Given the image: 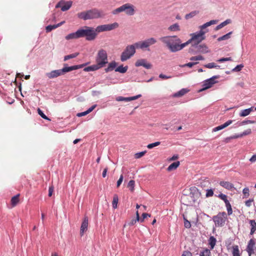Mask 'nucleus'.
Masks as SVG:
<instances>
[{"mask_svg": "<svg viewBox=\"0 0 256 256\" xmlns=\"http://www.w3.org/2000/svg\"><path fill=\"white\" fill-rule=\"evenodd\" d=\"M160 40L172 52H175L180 50L186 46V43H181V40L176 36H165L162 37Z\"/></svg>", "mask_w": 256, "mask_h": 256, "instance_id": "nucleus-1", "label": "nucleus"}, {"mask_svg": "<svg viewBox=\"0 0 256 256\" xmlns=\"http://www.w3.org/2000/svg\"><path fill=\"white\" fill-rule=\"evenodd\" d=\"M104 16L102 12L97 8H93L78 14V18L84 20L98 18Z\"/></svg>", "mask_w": 256, "mask_h": 256, "instance_id": "nucleus-2", "label": "nucleus"}, {"mask_svg": "<svg viewBox=\"0 0 256 256\" xmlns=\"http://www.w3.org/2000/svg\"><path fill=\"white\" fill-rule=\"evenodd\" d=\"M84 65L85 64H80L68 67H64L62 69L52 70L50 72L46 73V75L49 78H54L70 71L81 68H83Z\"/></svg>", "mask_w": 256, "mask_h": 256, "instance_id": "nucleus-3", "label": "nucleus"}, {"mask_svg": "<svg viewBox=\"0 0 256 256\" xmlns=\"http://www.w3.org/2000/svg\"><path fill=\"white\" fill-rule=\"evenodd\" d=\"M78 32L80 38L86 37L88 40H94L97 36L96 30L92 27L86 26L82 28L78 29Z\"/></svg>", "mask_w": 256, "mask_h": 256, "instance_id": "nucleus-4", "label": "nucleus"}, {"mask_svg": "<svg viewBox=\"0 0 256 256\" xmlns=\"http://www.w3.org/2000/svg\"><path fill=\"white\" fill-rule=\"evenodd\" d=\"M200 193L198 189L194 188L190 192L188 195L184 196V200L185 202V204L187 206H193L195 204H198Z\"/></svg>", "mask_w": 256, "mask_h": 256, "instance_id": "nucleus-5", "label": "nucleus"}, {"mask_svg": "<svg viewBox=\"0 0 256 256\" xmlns=\"http://www.w3.org/2000/svg\"><path fill=\"white\" fill-rule=\"evenodd\" d=\"M206 32L200 30L198 32L192 33L190 34L191 38L185 43L186 46L191 44L192 46H197L200 42L205 39Z\"/></svg>", "mask_w": 256, "mask_h": 256, "instance_id": "nucleus-6", "label": "nucleus"}, {"mask_svg": "<svg viewBox=\"0 0 256 256\" xmlns=\"http://www.w3.org/2000/svg\"><path fill=\"white\" fill-rule=\"evenodd\" d=\"M96 62L100 68L108 63V54L106 50L101 48L98 50L96 56Z\"/></svg>", "mask_w": 256, "mask_h": 256, "instance_id": "nucleus-7", "label": "nucleus"}, {"mask_svg": "<svg viewBox=\"0 0 256 256\" xmlns=\"http://www.w3.org/2000/svg\"><path fill=\"white\" fill-rule=\"evenodd\" d=\"M122 12H124L127 15L132 16L135 12L134 6L129 3L125 4L120 7L112 11V14H116Z\"/></svg>", "mask_w": 256, "mask_h": 256, "instance_id": "nucleus-8", "label": "nucleus"}, {"mask_svg": "<svg viewBox=\"0 0 256 256\" xmlns=\"http://www.w3.org/2000/svg\"><path fill=\"white\" fill-rule=\"evenodd\" d=\"M136 48L135 46V44H134L128 46L121 54L120 60L122 62H124L129 59L135 54Z\"/></svg>", "mask_w": 256, "mask_h": 256, "instance_id": "nucleus-9", "label": "nucleus"}, {"mask_svg": "<svg viewBox=\"0 0 256 256\" xmlns=\"http://www.w3.org/2000/svg\"><path fill=\"white\" fill-rule=\"evenodd\" d=\"M227 218L226 214L225 212H219L216 216L212 218V220L216 226H222Z\"/></svg>", "mask_w": 256, "mask_h": 256, "instance_id": "nucleus-10", "label": "nucleus"}, {"mask_svg": "<svg viewBox=\"0 0 256 256\" xmlns=\"http://www.w3.org/2000/svg\"><path fill=\"white\" fill-rule=\"evenodd\" d=\"M156 40L154 38H150L135 43V46L138 48H147L150 46L156 44Z\"/></svg>", "mask_w": 256, "mask_h": 256, "instance_id": "nucleus-11", "label": "nucleus"}, {"mask_svg": "<svg viewBox=\"0 0 256 256\" xmlns=\"http://www.w3.org/2000/svg\"><path fill=\"white\" fill-rule=\"evenodd\" d=\"M118 24L116 22L112 24L100 25L95 28L96 32L99 33L103 32L110 31L118 28Z\"/></svg>", "mask_w": 256, "mask_h": 256, "instance_id": "nucleus-12", "label": "nucleus"}, {"mask_svg": "<svg viewBox=\"0 0 256 256\" xmlns=\"http://www.w3.org/2000/svg\"><path fill=\"white\" fill-rule=\"evenodd\" d=\"M219 76H215L205 80L203 84L204 88L201 90V91L210 88L214 84L216 83L217 82L216 81H215L214 80L219 78Z\"/></svg>", "mask_w": 256, "mask_h": 256, "instance_id": "nucleus-13", "label": "nucleus"}, {"mask_svg": "<svg viewBox=\"0 0 256 256\" xmlns=\"http://www.w3.org/2000/svg\"><path fill=\"white\" fill-rule=\"evenodd\" d=\"M256 250V242L254 239L251 238L248 242L246 250L248 253V256H251L254 254Z\"/></svg>", "mask_w": 256, "mask_h": 256, "instance_id": "nucleus-14", "label": "nucleus"}, {"mask_svg": "<svg viewBox=\"0 0 256 256\" xmlns=\"http://www.w3.org/2000/svg\"><path fill=\"white\" fill-rule=\"evenodd\" d=\"M72 6V2L71 1L65 2L64 0H61L57 4L56 8H60L62 11L64 12L69 10Z\"/></svg>", "mask_w": 256, "mask_h": 256, "instance_id": "nucleus-15", "label": "nucleus"}, {"mask_svg": "<svg viewBox=\"0 0 256 256\" xmlns=\"http://www.w3.org/2000/svg\"><path fill=\"white\" fill-rule=\"evenodd\" d=\"M88 217L87 216H84L80 228V234L81 236H82L84 235V232L88 230Z\"/></svg>", "mask_w": 256, "mask_h": 256, "instance_id": "nucleus-16", "label": "nucleus"}, {"mask_svg": "<svg viewBox=\"0 0 256 256\" xmlns=\"http://www.w3.org/2000/svg\"><path fill=\"white\" fill-rule=\"evenodd\" d=\"M135 66H142L147 69H150L152 68V64L147 62L146 60L144 59L138 60L135 64Z\"/></svg>", "mask_w": 256, "mask_h": 256, "instance_id": "nucleus-17", "label": "nucleus"}, {"mask_svg": "<svg viewBox=\"0 0 256 256\" xmlns=\"http://www.w3.org/2000/svg\"><path fill=\"white\" fill-rule=\"evenodd\" d=\"M220 184L223 188L228 190H232L234 188V184L229 182L221 181L220 182Z\"/></svg>", "mask_w": 256, "mask_h": 256, "instance_id": "nucleus-18", "label": "nucleus"}, {"mask_svg": "<svg viewBox=\"0 0 256 256\" xmlns=\"http://www.w3.org/2000/svg\"><path fill=\"white\" fill-rule=\"evenodd\" d=\"M79 34L78 30L76 32H75L70 33L67 36H66L65 38L66 40H74V39H78L79 38Z\"/></svg>", "mask_w": 256, "mask_h": 256, "instance_id": "nucleus-19", "label": "nucleus"}, {"mask_svg": "<svg viewBox=\"0 0 256 256\" xmlns=\"http://www.w3.org/2000/svg\"><path fill=\"white\" fill-rule=\"evenodd\" d=\"M64 23V21L62 22L57 24L49 25L46 26V32H50L52 30L61 26Z\"/></svg>", "mask_w": 256, "mask_h": 256, "instance_id": "nucleus-20", "label": "nucleus"}, {"mask_svg": "<svg viewBox=\"0 0 256 256\" xmlns=\"http://www.w3.org/2000/svg\"><path fill=\"white\" fill-rule=\"evenodd\" d=\"M100 68L96 64L85 68L84 70L85 72L94 71Z\"/></svg>", "mask_w": 256, "mask_h": 256, "instance_id": "nucleus-21", "label": "nucleus"}, {"mask_svg": "<svg viewBox=\"0 0 256 256\" xmlns=\"http://www.w3.org/2000/svg\"><path fill=\"white\" fill-rule=\"evenodd\" d=\"M232 256H240L239 247L238 245L232 246Z\"/></svg>", "mask_w": 256, "mask_h": 256, "instance_id": "nucleus-22", "label": "nucleus"}, {"mask_svg": "<svg viewBox=\"0 0 256 256\" xmlns=\"http://www.w3.org/2000/svg\"><path fill=\"white\" fill-rule=\"evenodd\" d=\"M253 107H251L249 108L242 110L239 114L240 116L244 117L248 116L253 110Z\"/></svg>", "mask_w": 256, "mask_h": 256, "instance_id": "nucleus-23", "label": "nucleus"}, {"mask_svg": "<svg viewBox=\"0 0 256 256\" xmlns=\"http://www.w3.org/2000/svg\"><path fill=\"white\" fill-rule=\"evenodd\" d=\"M249 223L251 226L250 234L252 235L256 231V222L254 220H250Z\"/></svg>", "mask_w": 256, "mask_h": 256, "instance_id": "nucleus-24", "label": "nucleus"}, {"mask_svg": "<svg viewBox=\"0 0 256 256\" xmlns=\"http://www.w3.org/2000/svg\"><path fill=\"white\" fill-rule=\"evenodd\" d=\"M208 244L210 246V250H212L216 246V240L214 236H210L208 240Z\"/></svg>", "mask_w": 256, "mask_h": 256, "instance_id": "nucleus-25", "label": "nucleus"}, {"mask_svg": "<svg viewBox=\"0 0 256 256\" xmlns=\"http://www.w3.org/2000/svg\"><path fill=\"white\" fill-rule=\"evenodd\" d=\"M188 92V90L186 88H182L180 91L174 94V97H180L184 95Z\"/></svg>", "mask_w": 256, "mask_h": 256, "instance_id": "nucleus-26", "label": "nucleus"}, {"mask_svg": "<svg viewBox=\"0 0 256 256\" xmlns=\"http://www.w3.org/2000/svg\"><path fill=\"white\" fill-rule=\"evenodd\" d=\"M217 22H218V21L216 20H211L210 22H207L205 23L204 24H202V26H200V30H203L204 29L206 28H207L211 25L214 24H216Z\"/></svg>", "mask_w": 256, "mask_h": 256, "instance_id": "nucleus-27", "label": "nucleus"}, {"mask_svg": "<svg viewBox=\"0 0 256 256\" xmlns=\"http://www.w3.org/2000/svg\"><path fill=\"white\" fill-rule=\"evenodd\" d=\"M180 162L179 161L174 162L170 164L167 168V170L168 172H170L172 170H176L180 166Z\"/></svg>", "mask_w": 256, "mask_h": 256, "instance_id": "nucleus-28", "label": "nucleus"}, {"mask_svg": "<svg viewBox=\"0 0 256 256\" xmlns=\"http://www.w3.org/2000/svg\"><path fill=\"white\" fill-rule=\"evenodd\" d=\"M19 196L20 194H18L12 198L10 202L12 207L16 206V205L19 202Z\"/></svg>", "mask_w": 256, "mask_h": 256, "instance_id": "nucleus-29", "label": "nucleus"}, {"mask_svg": "<svg viewBox=\"0 0 256 256\" xmlns=\"http://www.w3.org/2000/svg\"><path fill=\"white\" fill-rule=\"evenodd\" d=\"M197 48V50L199 52H202V53H206L208 52V48L205 44H202V45H198L196 46Z\"/></svg>", "mask_w": 256, "mask_h": 256, "instance_id": "nucleus-30", "label": "nucleus"}, {"mask_svg": "<svg viewBox=\"0 0 256 256\" xmlns=\"http://www.w3.org/2000/svg\"><path fill=\"white\" fill-rule=\"evenodd\" d=\"M128 69V66H120L116 68L115 71L124 74V73H125L127 71Z\"/></svg>", "mask_w": 256, "mask_h": 256, "instance_id": "nucleus-31", "label": "nucleus"}, {"mask_svg": "<svg viewBox=\"0 0 256 256\" xmlns=\"http://www.w3.org/2000/svg\"><path fill=\"white\" fill-rule=\"evenodd\" d=\"M200 256H212L210 250L208 248H205L200 252Z\"/></svg>", "mask_w": 256, "mask_h": 256, "instance_id": "nucleus-32", "label": "nucleus"}, {"mask_svg": "<svg viewBox=\"0 0 256 256\" xmlns=\"http://www.w3.org/2000/svg\"><path fill=\"white\" fill-rule=\"evenodd\" d=\"M168 30L172 32H176L180 30V26L178 24H174L171 25L168 28Z\"/></svg>", "mask_w": 256, "mask_h": 256, "instance_id": "nucleus-33", "label": "nucleus"}, {"mask_svg": "<svg viewBox=\"0 0 256 256\" xmlns=\"http://www.w3.org/2000/svg\"><path fill=\"white\" fill-rule=\"evenodd\" d=\"M232 32H229L228 33L222 36L219 37L218 38V42H220V41L229 39L230 38V36H231Z\"/></svg>", "mask_w": 256, "mask_h": 256, "instance_id": "nucleus-34", "label": "nucleus"}, {"mask_svg": "<svg viewBox=\"0 0 256 256\" xmlns=\"http://www.w3.org/2000/svg\"><path fill=\"white\" fill-rule=\"evenodd\" d=\"M141 96H142L141 94H138V95H136V96H131V97H128V98H124V101L130 102V101H131V100H136L140 98Z\"/></svg>", "mask_w": 256, "mask_h": 256, "instance_id": "nucleus-35", "label": "nucleus"}, {"mask_svg": "<svg viewBox=\"0 0 256 256\" xmlns=\"http://www.w3.org/2000/svg\"><path fill=\"white\" fill-rule=\"evenodd\" d=\"M78 54H79L78 52H76V53H74V54H69V55L66 56L64 57V61H66L68 60L75 58L78 55Z\"/></svg>", "mask_w": 256, "mask_h": 256, "instance_id": "nucleus-36", "label": "nucleus"}, {"mask_svg": "<svg viewBox=\"0 0 256 256\" xmlns=\"http://www.w3.org/2000/svg\"><path fill=\"white\" fill-rule=\"evenodd\" d=\"M118 201V198L117 194H114L113 198V200L112 202V207L114 208H117V204Z\"/></svg>", "mask_w": 256, "mask_h": 256, "instance_id": "nucleus-37", "label": "nucleus"}, {"mask_svg": "<svg viewBox=\"0 0 256 256\" xmlns=\"http://www.w3.org/2000/svg\"><path fill=\"white\" fill-rule=\"evenodd\" d=\"M198 13V12L196 11V10L192 12H190L188 14H186L185 16V18L186 20L190 19V18H192L194 16H195Z\"/></svg>", "mask_w": 256, "mask_h": 256, "instance_id": "nucleus-38", "label": "nucleus"}, {"mask_svg": "<svg viewBox=\"0 0 256 256\" xmlns=\"http://www.w3.org/2000/svg\"><path fill=\"white\" fill-rule=\"evenodd\" d=\"M204 67L208 68H220V66L216 65L214 62H210L204 65Z\"/></svg>", "mask_w": 256, "mask_h": 256, "instance_id": "nucleus-39", "label": "nucleus"}, {"mask_svg": "<svg viewBox=\"0 0 256 256\" xmlns=\"http://www.w3.org/2000/svg\"><path fill=\"white\" fill-rule=\"evenodd\" d=\"M250 190L248 188H245L243 189L242 193L244 194V198H247L250 196Z\"/></svg>", "mask_w": 256, "mask_h": 256, "instance_id": "nucleus-40", "label": "nucleus"}, {"mask_svg": "<svg viewBox=\"0 0 256 256\" xmlns=\"http://www.w3.org/2000/svg\"><path fill=\"white\" fill-rule=\"evenodd\" d=\"M134 184L135 182L134 180H130L128 183V186L130 188V190L132 192L134 190Z\"/></svg>", "mask_w": 256, "mask_h": 256, "instance_id": "nucleus-41", "label": "nucleus"}, {"mask_svg": "<svg viewBox=\"0 0 256 256\" xmlns=\"http://www.w3.org/2000/svg\"><path fill=\"white\" fill-rule=\"evenodd\" d=\"M146 152L145 150V151H144V152H141L135 154H134V158H136V159H138V158H142V156H143L145 154Z\"/></svg>", "mask_w": 256, "mask_h": 256, "instance_id": "nucleus-42", "label": "nucleus"}, {"mask_svg": "<svg viewBox=\"0 0 256 256\" xmlns=\"http://www.w3.org/2000/svg\"><path fill=\"white\" fill-rule=\"evenodd\" d=\"M38 114H40V116L42 118H44V120H50V118H48L44 114V112H42V110H40V108H38Z\"/></svg>", "mask_w": 256, "mask_h": 256, "instance_id": "nucleus-43", "label": "nucleus"}, {"mask_svg": "<svg viewBox=\"0 0 256 256\" xmlns=\"http://www.w3.org/2000/svg\"><path fill=\"white\" fill-rule=\"evenodd\" d=\"M160 142H154V143H152V144H148L147 146V148H152L155 146H156L158 145H160Z\"/></svg>", "mask_w": 256, "mask_h": 256, "instance_id": "nucleus-44", "label": "nucleus"}, {"mask_svg": "<svg viewBox=\"0 0 256 256\" xmlns=\"http://www.w3.org/2000/svg\"><path fill=\"white\" fill-rule=\"evenodd\" d=\"M255 122H256L254 120H243L242 122L240 123V126H243V125L246 124H254Z\"/></svg>", "mask_w": 256, "mask_h": 256, "instance_id": "nucleus-45", "label": "nucleus"}, {"mask_svg": "<svg viewBox=\"0 0 256 256\" xmlns=\"http://www.w3.org/2000/svg\"><path fill=\"white\" fill-rule=\"evenodd\" d=\"M244 66L242 64H240L239 65H238L236 67H235L232 70L234 72H240L242 70V69L244 68Z\"/></svg>", "mask_w": 256, "mask_h": 256, "instance_id": "nucleus-46", "label": "nucleus"}, {"mask_svg": "<svg viewBox=\"0 0 256 256\" xmlns=\"http://www.w3.org/2000/svg\"><path fill=\"white\" fill-rule=\"evenodd\" d=\"M117 66V64L116 62L114 61L111 62H110L108 64V66L110 67V69L112 70Z\"/></svg>", "mask_w": 256, "mask_h": 256, "instance_id": "nucleus-47", "label": "nucleus"}, {"mask_svg": "<svg viewBox=\"0 0 256 256\" xmlns=\"http://www.w3.org/2000/svg\"><path fill=\"white\" fill-rule=\"evenodd\" d=\"M213 195H214V192H213L212 190L210 189V190H206V197L208 198V197L212 196Z\"/></svg>", "mask_w": 256, "mask_h": 256, "instance_id": "nucleus-48", "label": "nucleus"}, {"mask_svg": "<svg viewBox=\"0 0 256 256\" xmlns=\"http://www.w3.org/2000/svg\"><path fill=\"white\" fill-rule=\"evenodd\" d=\"M252 133L251 129L248 128L244 130L242 133L240 134L242 135V136L243 137L244 136H247L248 134H250Z\"/></svg>", "mask_w": 256, "mask_h": 256, "instance_id": "nucleus-49", "label": "nucleus"}, {"mask_svg": "<svg viewBox=\"0 0 256 256\" xmlns=\"http://www.w3.org/2000/svg\"><path fill=\"white\" fill-rule=\"evenodd\" d=\"M226 206L228 210V214H232V210L230 203L228 204H226Z\"/></svg>", "mask_w": 256, "mask_h": 256, "instance_id": "nucleus-50", "label": "nucleus"}, {"mask_svg": "<svg viewBox=\"0 0 256 256\" xmlns=\"http://www.w3.org/2000/svg\"><path fill=\"white\" fill-rule=\"evenodd\" d=\"M226 206L228 210V214H232V210L230 203L228 204H226Z\"/></svg>", "mask_w": 256, "mask_h": 256, "instance_id": "nucleus-51", "label": "nucleus"}, {"mask_svg": "<svg viewBox=\"0 0 256 256\" xmlns=\"http://www.w3.org/2000/svg\"><path fill=\"white\" fill-rule=\"evenodd\" d=\"M230 22H231V20L230 19H227L224 22L220 24V26H222V27L223 28L224 26H226V25L230 24Z\"/></svg>", "mask_w": 256, "mask_h": 256, "instance_id": "nucleus-52", "label": "nucleus"}, {"mask_svg": "<svg viewBox=\"0 0 256 256\" xmlns=\"http://www.w3.org/2000/svg\"><path fill=\"white\" fill-rule=\"evenodd\" d=\"M232 59L230 57H228V58H221L220 59H219L218 61L219 62H226V61H232Z\"/></svg>", "mask_w": 256, "mask_h": 256, "instance_id": "nucleus-53", "label": "nucleus"}, {"mask_svg": "<svg viewBox=\"0 0 256 256\" xmlns=\"http://www.w3.org/2000/svg\"><path fill=\"white\" fill-rule=\"evenodd\" d=\"M242 138L240 134H236L232 136L230 138H227L226 140H228V139H236V138Z\"/></svg>", "mask_w": 256, "mask_h": 256, "instance_id": "nucleus-54", "label": "nucleus"}, {"mask_svg": "<svg viewBox=\"0 0 256 256\" xmlns=\"http://www.w3.org/2000/svg\"><path fill=\"white\" fill-rule=\"evenodd\" d=\"M198 64L197 62H188V63H187L186 64H184L182 66V67L188 66V67H189V68H192L194 65H195V64Z\"/></svg>", "mask_w": 256, "mask_h": 256, "instance_id": "nucleus-55", "label": "nucleus"}, {"mask_svg": "<svg viewBox=\"0 0 256 256\" xmlns=\"http://www.w3.org/2000/svg\"><path fill=\"white\" fill-rule=\"evenodd\" d=\"M182 256H192V254L190 251L184 250L183 252Z\"/></svg>", "mask_w": 256, "mask_h": 256, "instance_id": "nucleus-56", "label": "nucleus"}, {"mask_svg": "<svg viewBox=\"0 0 256 256\" xmlns=\"http://www.w3.org/2000/svg\"><path fill=\"white\" fill-rule=\"evenodd\" d=\"M123 178H124L123 175L121 174V176L120 177V178L118 179V180L117 182V187L118 188L120 186L122 182L123 181Z\"/></svg>", "mask_w": 256, "mask_h": 256, "instance_id": "nucleus-57", "label": "nucleus"}, {"mask_svg": "<svg viewBox=\"0 0 256 256\" xmlns=\"http://www.w3.org/2000/svg\"><path fill=\"white\" fill-rule=\"evenodd\" d=\"M223 128H224V127L223 126V125L222 124L220 126H216V127L214 128H213L212 131L213 132H217V131L220 130H222Z\"/></svg>", "mask_w": 256, "mask_h": 256, "instance_id": "nucleus-58", "label": "nucleus"}, {"mask_svg": "<svg viewBox=\"0 0 256 256\" xmlns=\"http://www.w3.org/2000/svg\"><path fill=\"white\" fill-rule=\"evenodd\" d=\"M54 190V187L52 186L49 187L48 194L49 196H52Z\"/></svg>", "mask_w": 256, "mask_h": 256, "instance_id": "nucleus-59", "label": "nucleus"}, {"mask_svg": "<svg viewBox=\"0 0 256 256\" xmlns=\"http://www.w3.org/2000/svg\"><path fill=\"white\" fill-rule=\"evenodd\" d=\"M218 197L220 198L221 200H223L224 201L227 199V196L223 194H220L218 196Z\"/></svg>", "mask_w": 256, "mask_h": 256, "instance_id": "nucleus-60", "label": "nucleus"}, {"mask_svg": "<svg viewBox=\"0 0 256 256\" xmlns=\"http://www.w3.org/2000/svg\"><path fill=\"white\" fill-rule=\"evenodd\" d=\"M232 122L233 121L232 120H228V121H227L224 124H222L223 126L224 127V128L227 127L229 125L232 124Z\"/></svg>", "mask_w": 256, "mask_h": 256, "instance_id": "nucleus-61", "label": "nucleus"}, {"mask_svg": "<svg viewBox=\"0 0 256 256\" xmlns=\"http://www.w3.org/2000/svg\"><path fill=\"white\" fill-rule=\"evenodd\" d=\"M139 221V220H136V219H132L130 220V222L128 224V226H133L134 225L136 222Z\"/></svg>", "mask_w": 256, "mask_h": 256, "instance_id": "nucleus-62", "label": "nucleus"}, {"mask_svg": "<svg viewBox=\"0 0 256 256\" xmlns=\"http://www.w3.org/2000/svg\"><path fill=\"white\" fill-rule=\"evenodd\" d=\"M250 161L253 163V162H256V154H254L250 158Z\"/></svg>", "mask_w": 256, "mask_h": 256, "instance_id": "nucleus-63", "label": "nucleus"}, {"mask_svg": "<svg viewBox=\"0 0 256 256\" xmlns=\"http://www.w3.org/2000/svg\"><path fill=\"white\" fill-rule=\"evenodd\" d=\"M191 226L190 223L187 220H186L184 222V226L186 228H190Z\"/></svg>", "mask_w": 256, "mask_h": 256, "instance_id": "nucleus-64", "label": "nucleus"}]
</instances>
